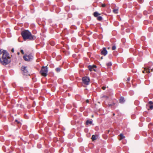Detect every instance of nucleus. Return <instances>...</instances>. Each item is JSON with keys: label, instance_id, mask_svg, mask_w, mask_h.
Instances as JSON below:
<instances>
[{"label": "nucleus", "instance_id": "1", "mask_svg": "<svg viewBox=\"0 0 153 153\" xmlns=\"http://www.w3.org/2000/svg\"><path fill=\"white\" fill-rule=\"evenodd\" d=\"M10 62L9 54L4 50H0V62L3 65H6Z\"/></svg>", "mask_w": 153, "mask_h": 153}, {"label": "nucleus", "instance_id": "2", "mask_svg": "<svg viewBox=\"0 0 153 153\" xmlns=\"http://www.w3.org/2000/svg\"><path fill=\"white\" fill-rule=\"evenodd\" d=\"M21 34L25 40L28 39L30 40H33L36 38V36H35L32 35L31 33L28 30L22 31Z\"/></svg>", "mask_w": 153, "mask_h": 153}, {"label": "nucleus", "instance_id": "3", "mask_svg": "<svg viewBox=\"0 0 153 153\" xmlns=\"http://www.w3.org/2000/svg\"><path fill=\"white\" fill-rule=\"evenodd\" d=\"M48 69L47 67L43 66L42 67L40 73L41 75L44 76H46L47 75Z\"/></svg>", "mask_w": 153, "mask_h": 153}, {"label": "nucleus", "instance_id": "4", "mask_svg": "<svg viewBox=\"0 0 153 153\" xmlns=\"http://www.w3.org/2000/svg\"><path fill=\"white\" fill-rule=\"evenodd\" d=\"M33 57L31 54L25 55L23 56L24 59L27 61H30L33 59Z\"/></svg>", "mask_w": 153, "mask_h": 153}, {"label": "nucleus", "instance_id": "5", "mask_svg": "<svg viewBox=\"0 0 153 153\" xmlns=\"http://www.w3.org/2000/svg\"><path fill=\"white\" fill-rule=\"evenodd\" d=\"M83 83L85 85H89L90 82V79L87 76H85L82 78Z\"/></svg>", "mask_w": 153, "mask_h": 153}, {"label": "nucleus", "instance_id": "6", "mask_svg": "<svg viewBox=\"0 0 153 153\" xmlns=\"http://www.w3.org/2000/svg\"><path fill=\"white\" fill-rule=\"evenodd\" d=\"M21 70L23 72L24 75H26L27 74L28 71L27 67L22 66L21 68Z\"/></svg>", "mask_w": 153, "mask_h": 153}, {"label": "nucleus", "instance_id": "7", "mask_svg": "<svg viewBox=\"0 0 153 153\" xmlns=\"http://www.w3.org/2000/svg\"><path fill=\"white\" fill-rule=\"evenodd\" d=\"M108 53V52L105 48H103V49L101 51V54L104 56L106 55Z\"/></svg>", "mask_w": 153, "mask_h": 153}, {"label": "nucleus", "instance_id": "8", "mask_svg": "<svg viewBox=\"0 0 153 153\" xmlns=\"http://www.w3.org/2000/svg\"><path fill=\"white\" fill-rule=\"evenodd\" d=\"M96 68V66L95 65H89L88 66V68L90 71H91L93 70L95 71L94 68Z\"/></svg>", "mask_w": 153, "mask_h": 153}, {"label": "nucleus", "instance_id": "9", "mask_svg": "<svg viewBox=\"0 0 153 153\" xmlns=\"http://www.w3.org/2000/svg\"><path fill=\"white\" fill-rule=\"evenodd\" d=\"M147 105L148 106L150 109H153V102L152 101H149Z\"/></svg>", "mask_w": 153, "mask_h": 153}, {"label": "nucleus", "instance_id": "10", "mask_svg": "<svg viewBox=\"0 0 153 153\" xmlns=\"http://www.w3.org/2000/svg\"><path fill=\"white\" fill-rule=\"evenodd\" d=\"M150 68H151L150 67H149L148 68H144V70L143 71V72L144 73L145 71H146V72L147 73H150Z\"/></svg>", "mask_w": 153, "mask_h": 153}, {"label": "nucleus", "instance_id": "11", "mask_svg": "<svg viewBox=\"0 0 153 153\" xmlns=\"http://www.w3.org/2000/svg\"><path fill=\"white\" fill-rule=\"evenodd\" d=\"M119 101L121 103H124L125 101L124 98L122 97H120V99L119 100Z\"/></svg>", "mask_w": 153, "mask_h": 153}, {"label": "nucleus", "instance_id": "12", "mask_svg": "<svg viewBox=\"0 0 153 153\" xmlns=\"http://www.w3.org/2000/svg\"><path fill=\"white\" fill-rule=\"evenodd\" d=\"M125 137V136L122 134H121L119 136L118 138L120 140L124 138Z\"/></svg>", "mask_w": 153, "mask_h": 153}, {"label": "nucleus", "instance_id": "13", "mask_svg": "<svg viewBox=\"0 0 153 153\" xmlns=\"http://www.w3.org/2000/svg\"><path fill=\"white\" fill-rule=\"evenodd\" d=\"M92 121L91 120H87L86 122V124L87 125H88L89 124H91L92 123Z\"/></svg>", "mask_w": 153, "mask_h": 153}, {"label": "nucleus", "instance_id": "14", "mask_svg": "<svg viewBox=\"0 0 153 153\" xmlns=\"http://www.w3.org/2000/svg\"><path fill=\"white\" fill-rule=\"evenodd\" d=\"M97 137L96 136L94 135H93L92 136V137H91V139L92 140L94 141L96 139Z\"/></svg>", "mask_w": 153, "mask_h": 153}, {"label": "nucleus", "instance_id": "15", "mask_svg": "<svg viewBox=\"0 0 153 153\" xmlns=\"http://www.w3.org/2000/svg\"><path fill=\"white\" fill-rule=\"evenodd\" d=\"M94 16L97 17L99 15V14L97 12H95L94 13Z\"/></svg>", "mask_w": 153, "mask_h": 153}, {"label": "nucleus", "instance_id": "16", "mask_svg": "<svg viewBox=\"0 0 153 153\" xmlns=\"http://www.w3.org/2000/svg\"><path fill=\"white\" fill-rule=\"evenodd\" d=\"M113 12L115 13H117L118 12V9H114L113 10Z\"/></svg>", "mask_w": 153, "mask_h": 153}, {"label": "nucleus", "instance_id": "17", "mask_svg": "<svg viewBox=\"0 0 153 153\" xmlns=\"http://www.w3.org/2000/svg\"><path fill=\"white\" fill-rule=\"evenodd\" d=\"M112 64L111 62H109L107 63V65L108 66H110L112 65Z\"/></svg>", "mask_w": 153, "mask_h": 153}, {"label": "nucleus", "instance_id": "18", "mask_svg": "<svg viewBox=\"0 0 153 153\" xmlns=\"http://www.w3.org/2000/svg\"><path fill=\"white\" fill-rule=\"evenodd\" d=\"M102 19V18L101 16H98L97 18V20L99 21L101 20Z\"/></svg>", "mask_w": 153, "mask_h": 153}, {"label": "nucleus", "instance_id": "19", "mask_svg": "<svg viewBox=\"0 0 153 153\" xmlns=\"http://www.w3.org/2000/svg\"><path fill=\"white\" fill-rule=\"evenodd\" d=\"M60 69L59 68H56V70L57 72H59L60 71Z\"/></svg>", "mask_w": 153, "mask_h": 153}, {"label": "nucleus", "instance_id": "20", "mask_svg": "<svg viewBox=\"0 0 153 153\" xmlns=\"http://www.w3.org/2000/svg\"><path fill=\"white\" fill-rule=\"evenodd\" d=\"M116 49V47L115 45H113L112 48V49L113 50H115Z\"/></svg>", "mask_w": 153, "mask_h": 153}, {"label": "nucleus", "instance_id": "21", "mask_svg": "<svg viewBox=\"0 0 153 153\" xmlns=\"http://www.w3.org/2000/svg\"><path fill=\"white\" fill-rule=\"evenodd\" d=\"M138 1L140 3H142L143 2V0H138Z\"/></svg>", "mask_w": 153, "mask_h": 153}, {"label": "nucleus", "instance_id": "22", "mask_svg": "<svg viewBox=\"0 0 153 153\" xmlns=\"http://www.w3.org/2000/svg\"><path fill=\"white\" fill-rule=\"evenodd\" d=\"M106 5L105 4H102V7H105V6Z\"/></svg>", "mask_w": 153, "mask_h": 153}, {"label": "nucleus", "instance_id": "23", "mask_svg": "<svg viewBox=\"0 0 153 153\" xmlns=\"http://www.w3.org/2000/svg\"><path fill=\"white\" fill-rule=\"evenodd\" d=\"M130 78H128L126 80L127 82H128V81H130Z\"/></svg>", "mask_w": 153, "mask_h": 153}, {"label": "nucleus", "instance_id": "24", "mask_svg": "<svg viewBox=\"0 0 153 153\" xmlns=\"http://www.w3.org/2000/svg\"><path fill=\"white\" fill-rule=\"evenodd\" d=\"M21 53L22 54H24V52L23 51V50H21Z\"/></svg>", "mask_w": 153, "mask_h": 153}, {"label": "nucleus", "instance_id": "25", "mask_svg": "<svg viewBox=\"0 0 153 153\" xmlns=\"http://www.w3.org/2000/svg\"><path fill=\"white\" fill-rule=\"evenodd\" d=\"M102 88L103 90H105L106 88V87L105 86H103L102 87Z\"/></svg>", "mask_w": 153, "mask_h": 153}, {"label": "nucleus", "instance_id": "26", "mask_svg": "<svg viewBox=\"0 0 153 153\" xmlns=\"http://www.w3.org/2000/svg\"><path fill=\"white\" fill-rule=\"evenodd\" d=\"M86 102L87 103H88L89 102V100H86Z\"/></svg>", "mask_w": 153, "mask_h": 153}, {"label": "nucleus", "instance_id": "27", "mask_svg": "<svg viewBox=\"0 0 153 153\" xmlns=\"http://www.w3.org/2000/svg\"><path fill=\"white\" fill-rule=\"evenodd\" d=\"M13 52L14 51V49H12V50H11Z\"/></svg>", "mask_w": 153, "mask_h": 153}, {"label": "nucleus", "instance_id": "28", "mask_svg": "<svg viewBox=\"0 0 153 153\" xmlns=\"http://www.w3.org/2000/svg\"><path fill=\"white\" fill-rule=\"evenodd\" d=\"M146 12L144 11V14H145V13Z\"/></svg>", "mask_w": 153, "mask_h": 153}, {"label": "nucleus", "instance_id": "29", "mask_svg": "<svg viewBox=\"0 0 153 153\" xmlns=\"http://www.w3.org/2000/svg\"><path fill=\"white\" fill-rule=\"evenodd\" d=\"M18 54H19V52H18Z\"/></svg>", "mask_w": 153, "mask_h": 153}, {"label": "nucleus", "instance_id": "30", "mask_svg": "<svg viewBox=\"0 0 153 153\" xmlns=\"http://www.w3.org/2000/svg\"><path fill=\"white\" fill-rule=\"evenodd\" d=\"M15 121L17 122V120H15Z\"/></svg>", "mask_w": 153, "mask_h": 153}, {"label": "nucleus", "instance_id": "31", "mask_svg": "<svg viewBox=\"0 0 153 153\" xmlns=\"http://www.w3.org/2000/svg\"><path fill=\"white\" fill-rule=\"evenodd\" d=\"M153 69H151V70H152V71H153Z\"/></svg>", "mask_w": 153, "mask_h": 153}, {"label": "nucleus", "instance_id": "32", "mask_svg": "<svg viewBox=\"0 0 153 153\" xmlns=\"http://www.w3.org/2000/svg\"><path fill=\"white\" fill-rule=\"evenodd\" d=\"M113 115H114H114H115V114H113Z\"/></svg>", "mask_w": 153, "mask_h": 153}, {"label": "nucleus", "instance_id": "33", "mask_svg": "<svg viewBox=\"0 0 153 153\" xmlns=\"http://www.w3.org/2000/svg\"><path fill=\"white\" fill-rule=\"evenodd\" d=\"M109 106H111V105H109Z\"/></svg>", "mask_w": 153, "mask_h": 153}, {"label": "nucleus", "instance_id": "34", "mask_svg": "<svg viewBox=\"0 0 153 153\" xmlns=\"http://www.w3.org/2000/svg\"><path fill=\"white\" fill-rule=\"evenodd\" d=\"M102 57H101V59H102Z\"/></svg>", "mask_w": 153, "mask_h": 153}]
</instances>
